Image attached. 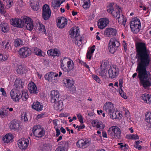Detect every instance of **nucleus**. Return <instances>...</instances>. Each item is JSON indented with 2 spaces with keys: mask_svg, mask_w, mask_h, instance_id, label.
Listing matches in <instances>:
<instances>
[{
  "mask_svg": "<svg viewBox=\"0 0 151 151\" xmlns=\"http://www.w3.org/2000/svg\"><path fill=\"white\" fill-rule=\"evenodd\" d=\"M65 146H60L57 148L55 151H65Z\"/></svg>",
  "mask_w": 151,
  "mask_h": 151,
  "instance_id": "45",
  "label": "nucleus"
},
{
  "mask_svg": "<svg viewBox=\"0 0 151 151\" xmlns=\"http://www.w3.org/2000/svg\"><path fill=\"white\" fill-rule=\"evenodd\" d=\"M147 99L148 101V103L151 101V96L149 94H147V96H146Z\"/></svg>",
  "mask_w": 151,
  "mask_h": 151,
  "instance_id": "63",
  "label": "nucleus"
},
{
  "mask_svg": "<svg viewBox=\"0 0 151 151\" xmlns=\"http://www.w3.org/2000/svg\"><path fill=\"white\" fill-rule=\"evenodd\" d=\"M136 52V58L137 64L136 71L138 73L137 78L145 88L151 86L150 80L151 74L147 68L150 61V51L147 49L145 43L137 42L135 44Z\"/></svg>",
  "mask_w": 151,
  "mask_h": 151,
  "instance_id": "1",
  "label": "nucleus"
},
{
  "mask_svg": "<svg viewBox=\"0 0 151 151\" xmlns=\"http://www.w3.org/2000/svg\"><path fill=\"white\" fill-rule=\"evenodd\" d=\"M38 29L41 32H42L44 34H46L45 26L43 24L40 23L39 24Z\"/></svg>",
  "mask_w": 151,
  "mask_h": 151,
  "instance_id": "38",
  "label": "nucleus"
},
{
  "mask_svg": "<svg viewBox=\"0 0 151 151\" xmlns=\"http://www.w3.org/2000/svg\"><path fill=\"white\" fill-rule=\"evenodd\" d=\"M139 139V137L137 134H132V139Z\"/></svg>",
  "mask_w": 151,
  "mask_h": 151,
  "instance_id": "61",
  "label": "nucleus"
},
{
  "mask_svg": "<svg viewBox=\"0 0 151 151\" xmlns=\"http://www.w3.org/2000/svg\"><path fill=\"white\" fill-rule=\"evenodd\" d=\"M12 138L11 136L6 135L3 138V141L4 143H9L10 141L12 142Z\"/></svg>",
  "mask_w": 151,
  "mask_h": 151,
  "instance_id": "31",
  "label": "nucleus"
},
{
  "mask_svg": "<svg viewBox=\"0 0 151 151\" xmlns=\"http://www.w3.org/2000/svg\"><path fill=\"white\" fill-rule=\"evenodd\" d=\"M10 96L14 101H19L20 98L21 93L19 90L16 89H13L10 93Z\"/></svg>",
  "mask_w": 151,
  "mask_h": 151,
  "instance_id": "10",
  "label": "nucleus"
},
{
  "mask_svg": "<svg viewBox=\"0 0 151 151\" xmlns=\"http://www.w3.org/2000/svg\"><path fill=\"white\" fill-rule=\"evenodd\" d=\"M117 8V13L114 14V17H117L119 24L123 25L125 27L127 19H124L123 15L122 14L121 8L119 6H118Z\"/></svg>",
  "mask_w": 151,
  "mask_h": 151,
  "instance_id": "5",
  "label": "nucleus"
},
{
  "mask_svg": "<svg viewBox=\"0 0 151 151\" xmlns=\"http://www.w3.org/2000/svg\"><path fill=\"white\" fill-rule=\"evenodd\" d=\"M51 15V11L49 6L46 4L44 5L42 7V15L44 20H48L50 17Z\"/></svg>",
  "mask_w": 151,
  "mask_h": 151,
  "instance_id": "8",
  "label": "nucleus"
},
{
  "mask_svg": "<svg viewBox=\"0 0 151 151\" xmlns=\"http://www.w3.org/2000/svg\"><path fill=\"white\" fill-rule=\"evenodd\" d=\"M61 98L57 96L54 98H52V97L51 98L50 101L52 103H55L57 101L61 100Z\"/></svg>",
  "mask_w": 151,
  "mask_h": 151,
  "instance_id": "43",
  "label": "nucleus"
},
{
  "mask_svg": "<svg viewBox=\"0 0 151 151\" xmlns=\"http://www.w3.org/2000/svg\"><path fill=\"white\" fill-rule=\"evenodd\" d=\"M30 5L34 10H37L39 9L38 0H31Z\"/></svg>",
  "mask_w": 151,
  "mask_h": 151,
  "instance_id": "21",
  "label": "nucleus"
},
{
  "mask_svg": "<svg viewBox=\"0 0 151 151\" xmlns=\"http://www.w3.org/2000/svg\"><path fill=\"white\" fill-rule=\"evenodd\" d=\"M89 141L84 140L81 139L79 140L76 143L77 146L79 148L83 149L85 148L88 147L89 145Z\"/></svg>",
  "mask_w": 151,
  "mask_h": 151,
  "instance_id": "16",
  "label": "nucleus"
},
{
  "mask_svg": "<svg viewBox=\"0 0 151 151\" xmlns=\"http://www.w3.org/2000/svg\"><path fill=\"white\" fill-rule=\"evenodd\" d=\"M72 66L73 67L71 69H69L70 67H68V65H64L63 66V65H60L61 68L65 72H66L68 73L70 72V70H72L74 68V66L73 65H72Z\"/></svg>",
  "mask_w": 151,
  "mask_h": 151,
  "instance_id": "30",
  "label": "nucleus"
},
{
  "mask_svg": "<svg viewBox=\"0 0 151 151\" xmlns=\"http://www.w3.org/2000/svg\"><path fill=\"white\" fill-rule=\"evenodd\" d=\"M77 116L78 117V119H79V120L81 124H82L83 123V118L81 114H79L77 115Z\"/></svg>",
  "mask_w": 151,
  "mask_h": 151,
  "instance_id": "55",
  "label": "nucleus"
},
{
  "mask_svg": "<svg viewBox=\"0 0 151 151\" xmlns=\"http://www.w3.org/2000/svg\"><path fill=\"white\" fill-rule=\"evenodd\" d=\"M56 136L57 137H58L60 134V129L57 127L56 129Z\"/></svg>",
  "mask_w": 151,
  "mask_h": 151,
  "instance_id": "64",
  "label": "nucleus"
},
{
  "mask_svg": "<svg viewBox=\"0 0 151 151\" xmlns=\"http://www.w3.org/2000/svg\"><path fill=\"white\" fill-rule=\"evenodd\" d=\"M23 22L24 23V25L27 24H29L30 23L33 22L32 19L27 16H24L23 17Z\"/></svg>",
  "mask_w": 151,
  "mask_h": 151,
  "instance_id": "32",
  "label": "nucleus"
},
{
  "mask_svg": "<svg viewBox=\"0 0 151 151\" xmlns=\"http://www.w3.org/2000/svg\"><path fill=\"white\" fill-rule=\"evenodd\" d=\"M11 24L14 27L19 28H22L24 26V23L23 22V18L22 19H12L10 22Z\"/></svg>",
  "mask_w": 151,
  "mask_h": 151,
  "instance_id": "11",
  "label": "nucleus"
},
{
  "mask_svg": "<svg viewBox=\"0 0 151 151\" xmlns=\"http://www.w3.org/2000/svg\"><path fill=\"white\" fill-rule=\"evenodd\" d=\"M79 28L78 27H75L71 28L69 31V33L72 38H75L76 40H79L78 37L80 36L78 33Z\"/></svg>",
  "mask_w": 151,
  "mask_h": 151,
  "instance_id": "9",
  "label": "nucleus"
},
{
  "mask_svg": "<svg viewBox=\"0 0 151 151\" xmlns=\"http://www.w3.org/2000/svg\"><path fill=\"white\" fill-rule=\"evenodd\" d=\"M54 56H59L61 53L60 52L58 49H54L53 51Z\"/></svg>",
  "mask_w": 151,
  "mask_h": 151,
  "instance_id": "48",
  "label": "nucleus"
},
{
  "mask_svg": "<svg viewBox=\"0 0 151 151\" xmlns=\"http://www.w3.org/2000/svg\"><path fill=\"white\" fill-rule=\"evenodd\" d=\"M130 24V28L134 33H137L139 32L141 27V23L139 19L137 17L133 19Z\"/></svg>",
  "mask_w": 151,
  "mask_h": 151,
  "instance_id": "3",
  "label": "nucleus"
},
{
  "mask_svg": "<svg viewBox=\"0 0 151 151\" xmlns=\"http://www.w3.org/2000/svg\"><path fill=\"white\" fill-rule=\"evenodd\" d=\"M26 72L25 68L22 65H19L18 66L17 72L19 74L25 73Z\"/></svg>",
  "mask_w": 151,
  "mask_h": 151,
  "instance_id": "26",
  "label": "nucleus"
},
{
  "mask_svg": "<svg viewBox=\"0 0 151 151\" xmlns=\"http://www.w3.org/2000/svg\"><path fill=\"white\" fill-rule=\"evenodd\" d=\"M119 45L120 43L117 39L114 38H111L109 41V52L111 53H114Z\"/></svg>",
  "mask_w": 151,
  "mask_h": 151,
  "instance_id": "4",
  "label": "nucleus"
},
{
  "mask_svg": "<svg viewBox=\"0 0 151 151\" xmlns=\"http://www.w3.org/2000/svg\"><path fill=\"white\" fill-rule=\"evenodd\" d=\"M117 31L115 29L112 28H108L104 31V34L106 36L111 37L115 36L117 34Z\"/></svg>",
  "mask_w": 151,
  "mask_h": 151,
  "instance_id": "13",
  "label": "nucleus"
},
{
  "mask_svg": "<svg viewBox=\"0 0 151 151\" xmlns=\"http://www.w3.org/2000/svg\"><path fill=\"white\" fill-rule=\"evenodd\" d=\"M0 27L3 32L6 33L9 30V27L7 23L1 22L0 24Z\"/></svg>",
  "mask_w": 151,
  "mask_h": 151,
  "instance_id": "28",
  "label": "nucleus"
},
{
  "mask_svg": "<svg viewBox=\"0 0 151 151\" xmlns=\"http://www.w3.org/2000/svg\"><path fill=\"white\" fill-rule=\"evenodd\" d=\"M26 28L27 29L31 31L34 28V25L33 22L28 24L26 25Z\"/></svg>",
  "mask_w": 151,
  "mask_h": 151,
  "instance_id": "41",
  "label": "nucleus"
},
{
  "mask_svg": "<svg viewBox=\"0 0 151 151\" xmlns=\"http://www.w3.org/2000/svg\"><path fill=\"white\" fill-rule=\"evenodd\" d=\"M29 142L27 139L23 138L19 139L18 143L19 147L22 150H25L28 147Z\"/></svg>",
  "mask_w": 151,
  "mask_h": 151,
  "instance_id": "12",
  "label": "nucleus"
},
{
  "mask_svg": "<svg viewBox=\"0 0 151 151\" xmlns=\"http://www.w3.org/2000/svg\"><path fill=\"white\" fill-rule=\"evenodd\" d=\"M118 6H117L116 8L117 10H114L113 7L112 5L108 6L107 8V11L109 13L111 14L114 16V15L115 14L117 13Z\"/></svg>",
  "mask_w": 151,
  "mask_h": 151,
  "instance_id": "29",
  "label": "nucleus"
},
{
  "mask_svg": "<svg viewBox=\"0 0 151 151\" xmlns=\"http://www.w3.org/2000/svg\"><path fill=\"white\" fill-rule=\"evenodd\" d=\"M29 96L27 92H22V95L20 96V98H21L22 100L24 101H26L28 98Z\"/></svg>",
  "mask_w": 151,
  "mask_h": 151,
  "instance_id": "40",
  "label": "nucleus"
},
{
  "mask_svg": "<svg viewBox=\"0 0 151 151\" xmlns=\"http://www.w3.org/2000/svg\"><path fill=\"white\" fill-rule=\"evenodd\" d=\"M10 124L9 128L11 130H14L15 131L19 129V124L18 121L14 119L11 122Z\"/></svg>",
  "mask_w": 151,
  "mask_h": 151,
  "instance_id": "19",
  "label": "nucleus"
},
{
  "mask_svg": "<svg viewBox=\"0 0 151 151\" xmlns=\"http://www.w3.org/2000/svg\"><path fill=\"white\" fill-rule=\"evenodd\" d=\"M20 41H21V40H20ZM20 42L19 40H16L15 42V46L16 47L19 46L20 45Z\"/></svg>",
  "mask_w": 151,
  "mask_h": 151,
  "instance_id": "59",
  "label": "nucleus"
},
{
  "mask_svg": "<svg viewBox=\"0 0 151 151\" xmlns=\"http://www.w3.org/2000/svg\"><path fill=\"white\" fill-rule=\"evenodd\" d=\"M54 49H51L47 51V53L49 55L52 56H54L53 51Z\"/></svg>",
  "mask_w": 151,
  "mask_h": 151,
  "instance_id": "56",
  "label": "nucleus"
},
{
  "mask_svg": "<svg viewBox=\"0 0 151 151\" xmlns=\"http://www.w3.org/2000/svg\"><path fill=\"white\" fill-rule=\"evenodd\" d=\"M54 103V106L55 109L61 111L63 109V103L62 100L58 101Z\"/></svg>",
  "mask_w": 151,
  "mask_h": 151,
  "instance_id": "24",
  "label": "nucleus"
},
{
  "mask_svg": "<svg viewBox=\"0 0 151 151\" xmlns=\"http://www.w3.org/2000/svg\"><path fill=\"white\" fill-rule=\"evenodd\" d=\"M113 134L114 137L119 139L121 137V132L120 129L116 126H113L109 128L108 130V134L110 137H113Z\"/></svg>",
  "mask_w": 151,
  "mask_h": 151,
  "instance_id": "2",
  "label": "nucleus"
},
{
  "mask_svg": "<svg viewBox=\"0 0 151 151\" xmlns=\"http://www.w3.org/2000/svg\"><path fill=\"white\" fill-rule=\"evenodd\" d=\"M35 53L37 55H38L39 56H40L42 55L41 50L37 49L36 50H35Z\"/></svg>",
  "mask_w": 151,
  "mask_h": 151,
  "instance_id": "62",
  "label": "nucleus"
},
{
  "mask_svg": "<svg viewBox=\"0 0 151 151\" xmlns=\"http://www.w3.org/2000/svg\"><path fill=\"white\" fill-rule=\"evenodd\" d=\"M45 77L46 80L48 81L56 83L58 81L57 80H55L54 73L50 72L45 75Z\"/></svg>",
  "mask_w": 151,
  "mask_h": 151,
  "instance_id": "18",
  "label": "nucleus"
},
{
  "mask_svg": "<svg viewBox=\"0 0 151 151\" xmlns=\"http://www.w3.org/2000/svg\"><path fill=\"white\" fill-rule=\"evenodd\" d=\"M92 53H91V51H90V50H89L87 52L86 54V57L87 58L89 59H91V54Z\"/></svg>",
  "mask_w": 151,
  "mask_h": 151,
  "instance_id": "57",
  "label": "nucleus"
},
{
  "mask_svg": "<svg viewBox=\"0 0 151 151\" xmlns=\"http://www.w3.org/2000/svg\"><path fill=\"white\" fill-rule=\"evenodd\" d=\"M92 78L96 81L97 82L101 83L100 78L99 77L96 75H93L92 76Z\"/></svg>",
  "mask_w": 151,
  "mask_h": 151,
  "instance_id": "51",
  "label": "nucleus"
},
{
  "mask_svg": "<svg viewBox=\"0 0 151 151\" xmlns=\"http://www.w3.org/2000/svg\"><path fill=\"white\" fill-rule=\"evenodd\" d=\"M14 87L16 88V89L18 90H22L23 88L22 82L20 79H16L15 80Z\"/></svg>",
  "mask_w": 151,
  "mask_h": 151,
  "instance_id": "20",
  "label": "nucleus"
},
{
  "mask_svg": "<svg viewBox=\"0 0 151 151\" xmlns=\"http://www.w3.org/2000/svg\"><path fill=\"white\" fill-rule=\"evenodd\" d=\"M60 3H59L58 1H57L56 0H54L52 1L51 6L55 8L56 7H59L60 6Z\"/></svg>",
  "mask_w": 151,
  "mask_h": 151,
  "instance_id": "37",
  "label": "nucleus"
},
{
  "mask_svg": "<svg viewBox=\"0 0 151 151\" xmlns=\"http://www.w3.org/2000/svg\"><path fill=\"white\" fill-rule=\"evenodd\" d=\"M103 109L104 110L109 113H111L114 111L113 104L111 102L106 103L103 106Z\"/></svg>",
  "mask_w": 151,
  "mask_h": 151,
  "instance_id": "14",
  "label": "nucleus"
},
{
  "mask_svg": "<svg viewBox=\"0 0 151 151\" xmlns=\"http://www.w3.org/2000/svg\"><path fill=\"white\" fill-rule=\"evenodd\" d=\"M110 113V117L112 119H115L116 118V113L114 112V111Z\"/></svg>",
  "mask_w": 151,
  "mask_h": 151,
  "instance_id": "52",
  "label": "nucleus"
},
{
  "mask_svg": "<svg viewBox=\"0 0 151 151\" xmlns=\"http://www.w3.org/2000/svg\"><path fill=\"white\" fill-rule=\"evenodd\" d=\"M79 40H76L77 41V44L78 46L81 45L82 43V40L83 39V38L82 37L80 36L78 37Z\"/></svg>",
  "mask_w": 151,
  "mask_h": 151,
  "instance_id": "54",
  "label": "nucleus"
},
{
  "mask_svg": "<svg viewBox=\"0 0 151 151\" xmlns=\"http://www.w3.org/2000/svg\"><path fill=\"white\" fill-rule=\"evenodd\" d=\"M63 83L65 85V86L67 88L72 87L73 84L72 81L68 78H65L63 80Z\"/></svg>",
  "mask_w": 151,
  "mask_h": 151,
  "instance_id": "27",
  "label": "nucleus"
},
{
  "mask_svg": "<svg viewBox=\"0 0 151 151\" xmlns=\"http://www.w3.org/2000/svg\"><path fill=\"white\" fill-rule=\"evenodd\" d=\"M39 129H37V126H35L33 128L32 132L33 134L35 135L37 133H38Z\"/></svg>",
  "mask_w": 151,
  "mask_h": 151,
  "instance_id": "53",
  "label": "nucleus"
},
{
  "mask_svg": "<svg viewBox=\"0 0 151 151\" xmlns=\"http://www.w3.org/2000/svg\"><path fill=\"white\" fill-rule=\"evenodd\" d=\"M51 98L52 97V98H54L57 96L59 97V93L58 91H57L53 90L52 91L50 94Z\"/></svg>",
  "mask_w": 151,
  "mask_h": 151,
  "instance_id": "39",
  "label": "nucleus"
},
{
  "mask_svg": "<svg viewBox=\"0 0 151 151\" xmlns=\"http://www.w3.org/2000/svg\"><path fill=\"white\" fill-rule=\"evenodd\" d=\"M106 68L105 67L103 69H101V70L99 72L100 76H101L102 77L105 76L108 77V75L107 76L106 74Z\"/></svg>",
  "mask_w": 151,
  "mask_h": 151,
  "instance_id": "36",
  "label": "nucleus"
},
{
  "mask_svg": "<svg viewBox=\"0 0 151 151\" xmlns=\"http://www.w3.org/2000/svg\"><path fill=\"white\" fill-rule=\"evenodd\" d=\"M6 12V11L4 8V5L0 1V13L1 14H4Z\"/></svg>",
  "mask_w": 151,
  "mask_h": 151,
  "instance_id": "44",
  "label": "nucleus"
},
{
  "mask_svg": "<svg viewBox=\"0 0 151 151\" xmlns=\"http://www.w3.org/2000/svg\"><path fill=\"white\" fill-rule=\"evenodd\" d=\"M61 64L60 65H63V66L64 65H68V67H70L69 69L72 68V65H73V63H72L71 61L69 60V59L66 58H64L63 59H61L60 60Z\"/></svg>",
  "mask_w": 151,
  "mask_h": 151,
  "instance_id": "22",
  "label": "nucleus"
},
{
  "mask_svg": "<svg viewBox=\"0 0 151 151\" xmlns=\"http://www.w3.org/2000/svg\"><path fill=\"white\" fill-rule=\"evenodd\" d=\"M140 141H138L136 142V145H134V147L139 150H140L142 149V147L139 145L140 144Z\"/></svg>",
  "mask_w": 151,
  "mask_h": 151,
  "instance_id": "46",
  "label": "nucleus"
},
{
  "mask_svg": "<svg viewBox=\"0 0 151 151\" xmlns=\"http://www.w3.org/2000/svg\"><path fill=\"white\" fill-rule=\"evenodd\" d=\"M18 52L19 57L23 58L29 56L31 54L32 51L30 48L23 47L19 50Z\"/></svg>",
  "mask_w": 151,
  "mask_h": 151,
  "instance_id": "6",
  "label": "nucleus"
},
{
  "mask_svg": "<svg viewBox=\"0 0 151 151\" xmlns=\"http://www.w3.org/2000/svg\"><path fill=\"white\" fill-rule=\"evenodd\" d=\"M13 0H9V4L6 5V7L7 9L10 8L12 6L11 4L13 2Z\"/></svg>",
  "mask_w": 151,
  "mask_h": 151,
  "instance_id": "58",
  "label": "nucleus"
},
{
  "mask_svg": "<svg viewBox=\"0 0 151 151\" xmlns=\"http://www.w3.org/2000/svg\"><path fill=\"white\" fill-rule=\"evenodd\" d=\"M109 23V20L106 18H102L99 20L98 22V27L100 29L104 28Z\"/></svg>",
  "mask_w": 151,
  "mask_h": 151,
  "instance_id": "15",
  "label": "nucleus"
},
{
  "mask_svg": "<svg viewBox=\"0 0 151 151\" xmlns=\"http://www.w3.org/2000/svg\"><path fill=\"white\" fill-rule=\"evenodd\" d=\"M119 85L120 88H122V84L123 83V79L122 78H120L119 80Z\"/></svg>",
  "mask_w": 151,
  "mask_h": 151,
  "instance_id": "60",
  "label": "nucleus"
},
{
  "mask_svg": "<svg viewBox=\"0 0 151 151\" xmlns=\"http://www.w3.org/2000/svg\"><path fill=\"white\" fill-rule=\"evenodd\" d=\"M147 94L146 93H145L142 94L141 96V99L144 100L145 101H146V102L147 103H148V101L147 99Z\"/></svg>",
  "mask_w": 151,
  "mask_h": 151,
  "instance_id": "50",
  "label": "nucleus"
},
{
  "mask_svg": "<svg viewBox=\"0 0 151 151\" xmlns=\"http://www.w3.org/2000/svg\"><path fill=\"white\" fill-rule=\"evenodd\" d=\"M44 148L47 151H50L52 149V146L49 143L46 144L44 145Z\"/></svg>",
  "mask_w": 151,
  "mask_h": 151,
  "instance_id": "42",
  "label": "nucleus"
},
{
  "mask_svg": "<svg viewBox=\"0 0 151 151\" xmlns=\"http://www.w3.org/2000/svg\"><path fill=\"white\" fill-rule=\"evenodd\" d=\"M145 119L148 123H151V113L147 112V114L145 115Z\"/></svg>",
  "mask_w": 151,
  "mask_h": 151,
  "instance_id": "34",
  "label": "nucleus"
},
{
  "mask_svg": "<svg viewBox=\"0 0 151 151\" xmlns=\"http://www.w3.org/2000/svg\"><path fill=\"white\" fill-rule=\"evenodd\" d=\"M120 90H119V94L121 95V96L124 99H127V97L125 94H124V92L122 90V88H120Z\"/></svg>",
  "mask_w": 151,
  "mask_h": 151,
  "instance_id": "49",
  "label": "nucleus"
},
{
  "mask_svg": "<svg viewBox=\"0 0 151 151\" xmlns=\"http://www.w3.org/2000/svg\"><path fill=\"white\" fill-rule=\"evenodd\" d=\"M84 4L83 5V8L85 9L88 8L90 5V2L89 0H83Z\"/></svg>",
  "mask_w": 151,
  "mask_h": 151,
  "instance_id": "35",
  "label": "nucleus"
},
{
  "mask_svg": "<svg viewBox=\"0 0 151 151\" xmlns=\"http://www.w3.org/2000/svg\"><path fill=\"white\" fill-rule=\"evenodd\" d=\"M43 105L37 101L34 102L32 106V108L37 111H40L42 110Z\"/></svg>",
  "mask_w": 151,
  "mask_h": 151,
  "instance_id": "23",
  "label": "nucleus"
},
{
  "mask_svg": "<svg viewBox=\"0 0 151 151\" xmlns=\"http://www.w3.org/2000/svg\"><path fill=\"white\" fill-rule=\"evenodd\" d=\"M28 88L30 93H36L37 88L34 83H29L28 85Z\"/></svg>",
  "mask_w": 151,
  "mask_h": 151,
  "instance_id": "25",
  "label": "nucleus"
},
{
  "mask_svg": "<svg viewBox=\"0 0 151 151\" xmlns=\"http://www.w3.org/2000/svg\"><path fill=\"white\" fill-rule=\"evenodd\" d=\"M67 23V19L64 17H61L58 19V27L60 28H63L64 27Z\"/></svg>",
  "mask_w": 151,
  "mask_h": 151,
  "instance_id": "17",
  "label": "nucleus"
},
{
  "mask_svg": "<svg viewBox=\"0 0 151 151\" xmlns=\"http://www.w3.org/2000/svg\"><path fill=\"white\" fill-rule=\"evenodd\" d=\"M45 134V130L44 129H39L38 133H36L35 136L37 137H41L43 136Z\"/></svg>",
  "mask_w": 151,
  "mask_h": 151,
  "instance_id": "33",
  "label": "nucleus"
},
{
  "mask_svg": "<svg viewBox=\"0 0 151 151\" xmlns=\"http://www.w3.org/2000/svg\"><path fill=\"white\" fill-rule=\"evenodd\" d=\"M119 72V69L116 66H111L108 71V77L111 78H115L118 76Z\"/></svg>",
  "mask_w": 151,
  "mask_h": 151,
  "instance_id": "7",
  "label": "nucleus"
},
{
  "mask_svg": "<svg viewBox=\"0 0 151 151\" xmlns=\"http://www.w3.org/2000/svg\"><path fill=\"white\" fill-rule=\"evenodd\" d=\"M21 118L22 120H24V122H27L28 121L26 112L23 113L21 115Z\"/></svg>",
  "mask_w": 151,
  "mask_h": 151,
  "instance_id": "47",
  "label": "nucleus"
}]
</instances>
